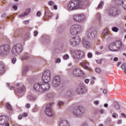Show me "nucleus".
Wrapping results in <instances>:
<instances>
[{
    "label": "nucleus",
    "mask_w": 126,
    "mask_h": 126,
    "mask_svg": "<svg viewBox=\"0 0 126 126\" xmlns=\"http://www.w3.org/2000/svg\"><path fill=\"white\" fill-rule=\"evenodd\" d=\"M12 8L14 10H16L17 9V6L16 5H14L12 6Z\"/></svg>",
    "instance_id": "nucleus-40"
},
{
    "label": "nucleus",
    "mask_w": 126,
    "mask_h": 126,
    "mask_svg": "<svg viewBox=\"0 0 126 126\" xmlns=\"http://www.w3.org/2000/svg\"><path fill=\"white\" fill-rule=\"evenodd\" d=\"M30 13V9H28L26 10L25 13H22L19 15V17H24V16H26V15H28Z\"/></svg>",
    "instance_id": "nucleus-24"
},
{
    "label": "nucleus",
    "mask_w": 126,
    "mask_h": 126,
    "mask_svg": "<svg viewBox=\"0 0 126 126\" xmlns=\"http://www.w3.org/2000/svg\"><path fill=\"white\" fill-rule=\"evenodd\" d=\"M4 72V65L0 63V75H2Z\"/></svg>",
    "instance_id": "nucleus-23"
},
{
    "label": "nucleus",
    "mask_w": 126,
    "mask_h": 126,
    "mask_svg": "<svg viewBox=\"0 0 126 126\" xmlns=\"http://www.w3.org/2000/svg\"><path fill=\"white\" fill-rule=\"evenodd\" d=\"M108 14L110 16H117L118 15V11L116 8L111 7L108 11Z\"/></svg>",
    "instance_id": "nucleus-14"
},
{
    "label": "nucleus",
    "mask_w": 126,
    "mask_h": 126,
    "mask_svg": "<svg viewBox=\"0 0 126 126\" xmlns=\"http://www.w3.org/2000/svg\"><path fill=\"white\" fill-rule=\"evenodd\" d=\"M112 30L113 32H118L119 31V28L117 27H114L112 28Z\"/></svg>",
    "instance_id": "nucleus-29"
},
{
    "label": "nucleus",
    "mask_w": 126,
    "mask_h": 126,
    "mask_svg": "<svg viewBox=\"0 0 126 126\" xmlns=\"http://www.w3.org/2000/svg\"><path fill=\"white\" fill-rule=\"evenodd\" d=\"M103 4H104V1H101L98 4L97 9H100V8H101L102 6H103Z\"/></svg>",
    "instance_id": "nucleus-28"
},
{
    "label": "nucleus",
    "mask_w": 126,
    "mask_h": 126,
    "mask_svg": "<svg viewBox=\"0 0 126 126\" xmlns=\"http://www.w3.org/2000/svg\"><path fill=\"white\" fill-rule=\"evenodd\" d=\"M4 125H5V126H9V123H8L7 121H6Z\"/></svg>",
    "instance_id": "nucleus-43"
},
{
    "label": "nucleus",
    "mask_w": 126,
    "mask_h": 126,
    "mask_svg": "<svg viewBox=\"0 0 126 126\" xmlns=\"http://www.w3.org/2000/svg\"><path fill=\"white\" fill-rule=\"evenodd\" d=\"M63 104H64L63 102L59 101L58 103V106H63Z\"/></svg>",
    "instance_id": "nucleus-36"
},
{
    "label": "nucleus",
    "mask_w": 126,
    "mask_h": 126,
    "mask_svg": "<svg viewBox=\"0 0 126 126\" xmlns=\"http://www.w3.org/2000/svg\"><path fill=\"white\" fill-rule=\"evenodd\" d=\"M27 116H28V114L27 113H24L23 114V116H24V117H27Z\"/></svg>",
    "instance_id": "nucleus-54"
},
{
    "label": "nucleus",
    "mask_w": 126,
    "mask_h": 126,
    "mask_svg": "<svg viewBox=\"0 0 126 126\" xmlns=\"http://www.w3.org/2000/svg\"><path fill=\"white\" fill-rule=\"evenodd\" d=\"M113 118H114L115 119H117L118 117H119V115L117 113H113L112 114Z\"/></svg>",
    "instance_id": "nucleus-31"
},
{
    "label": "nucleus",
    "mask_w": 126,
    "mask_h": 126,
    "mask_svg": "<svg viewBox=\"0 0 126 126\" xmlns=\"http://www.w3.org/2000/svg\"><path fill=\"white\" fill-rule=\"evenodd\" d=\"M122 42L121 41H116L114 42H112L109 45V49L110 51L112 52H118L120 51V49L122 48Z\"/></svg>",
    "instance_id": "nucleus-2"
},
{
    "label": "nucleus",
    "mask_w": 126,
    "mask_h": 126,
    "mask_svg": "<svg viewBox=\"0 0 126 126\" xmlns=\"http://www.w3.org/2000/svg\"><path fill=\"white\" fill-rule=\"evenodd\" d=\"M62 81V77L61 76H55L52 81V85L54 87H59L61 82Z\"/></svg>",
    "instance_id": "nucleus-8"
},
{
    "label": "nucleus",
    "mask_w": 126,
    "mask_h": 126,
    "mask_svg": "<svg viewBox=\"0 0 126 126\" xmlns=\"http://www.w3.org/2000/svg\"><path fill=\"white\" fill-rule=\"evenodd\" d=\"M97 17L98 18H100V14H97Z\"/></svg>",
    "instance_id": "nucleus-61"
},
{
    "label": "nucleus",
    "mask_w": 126,
    "mask_h": 126,
    "mask_svg": "<svg viewBox=\"0 0 126 126\" xmlns=\"http://www.w3.org/2000/svg\"><path fill=\"white\" fill-rule=\"evenodd\" d=\"M10 90H13V87L12 86L10 87Z\"/></svg>",
    "instance_id": "nucleus-58"
},
{
    "label": "nucleus",
    "mask_w": 126,
    "mask_h": 126,
    "mask_svg": "<svg viewBox=\"0 0 126 126\" xmlns=\"http://www.w3.org/2000/svg\"><path fill=\"white\" fill-rule=\"evenodd\" d=\"M114 62H117V61H118V58L115 57V58L114 59Z\"/></svg>",
    "instance_id": "nucleus-56"
},
{
    "label": "nucleus",
    "mask_w": 126,
    "mask_h": 126,
    "mask_svg": "<svg viewBox=\"0 0 126 126\" xmlns=\"http://www.w3.org/2000/svg\"><path fill=\"white\" fill-rule=\"evenodd\" d=\"M87 38H95L97 36V32L92 29H89L86 32Z\"/></svg>",
    "instance_id": "nucleus-10"
},
{
    "label": "nucleus",
    "mask_w": 126,
    "mask_h": 126,
    "mask_svg": "<svg viewBox=\"0 0 126 126\" xmlns=\"http://www.w3.org/2000/svg\"><path fill=\"white\" fill-rule=\"evenodd\" d=\"M126 63H124L123 65L121 66V67L123 70H125V69H126Z\"/></svg>",
    "instance_id": "nucleus-35"
},
{
    "label": "nucleus",
    "mask_w": 126,
    "mask_h": 126,
    "mask_svg": "<svg viewBox=\"0 0 126 126\" xmlns=\"http://www.w3.org/2000/svg\"><path fill=\"white\" fill-rule=\"evenodd\" d=\"M118 125L122 124V120H120L119 121H118Z\"/></svg>",
    "instance_id": "nucleus-55"
},
{
    "label": "nucleus",
    "mask_w": 126,
    "mask_h": 126,
    "mask_svg": "<svg viewBox=\"0 0 126 126\" xmlns=\"http://www.w3.org/2000/svg\"><path fill=\"white\" fill-rule=\"evenodd\" d=\"M104 48V46H101L100 47V50H102V49Z\"/></svg>",
    "instance_id": "nucleus-63"
},
{
    "label": "nucleus",
    "mask_w": 126,
    "mask_h": 126,
    "mask_svg": "<svg viewBox=\"0 0 126 126\" xmlns=\"http://www.w3.org/2000/svg\"><path fill=\"white\" fill-rule=\"evenodd\" d=\"M41 89L42 92H44V91H47L50 89V83L49 82H43V83L41 84Z\"/></svg>",
    "instance_id": "nucleus-17"
},
{
    "label": "nucleus",
    "mask_w": 126,
    "mask_h": 126,
    "mask_svg": "<svg viewBox=\"0 0 126 126\" xmlns=\"http://www.w3.org/2000/svg\"><path fill=\"white\" fill-rule=\"evenodd\" d=\"M94 105H98L99 104V101L98 100H95L94 102Z\"/></svg>",
    "instance_id": "nucleus-46"
},
{
    "label": "nucleus",
    "mask_w": 126,
    "mask_h": 126,
    "mask_svg": "<svg viewBox=\"0 0 126 126\" xmlns=\"http://www.w3.org/2000/svg\"><path fill=\"white\" fill-rule=\"evenodd\" d=\"M108 30L104 29L102 32V35H104V36H108Z\"/></svg>",
    "instance_id": "nucleus-26"
},
{
    "label": "nucleus",
    "mask_w": 126,
    "mask_h": 126,
    "mask_svg": "<svg viewBox=\"0 0 126 126\" xmlns=\"http://www.w3.org/2000/svg\"><path fill=\"white\" fill-rule=\"evenodd\" d=\"M88 58H92V53H89L88 54Z\"/></svg>",
    "instance_id": "nucleus-38"
},
{
    "label": "nucleus",
    "mask_w": 126,
    "mask_h": 126,
    "mask_svg": "<svg viewBox=\"0 0 126 126\" xmlns=\"http://www.w3.org/2000/svg\"><path fill=\"white\" fill-rule=\"evenodd\" d=\"M81 65L85 68L86 69H88V70H91V68H90L87 65H86V63L85 62H82L81 63Z\"/></svg>",
    "instance_id": "nucleus-25"
},
{
    "label": "nucleus",
    "mask_w": 126,
    "mask_h": 126,
    "mask_svg": "<svg viewBox=\"0 0 126 126\" xmlns=\"http://www.w3.org/2000/svg\"><path fill=\"white\" fill-rule=\"evenodd\" d=\"M92 79H93V80H95L96 79V78L95 77H93L92 78Z\"/></svg>",
    "instance_id": "nucleus-60"
},
{
    "label": "nucleus",
    "mask_w": 126,
    "mask_h": 126,
    "mask_svg": "<svg viewBox=\"0 0 126 126\" xmlns=\"http://www.w3.org/2000/svg\"><path fill=\"white\" fill-rule=\"evenodd\" d=\"M85 4V1L81 0H72L68 4V9L69 10H75L78 8H81Z\"/></svg>",
    "instance_id": "nucleus-1"
},
{
    "label": "nucleus",
    "mask_w": 126,
    "mask_h": 126,
    "mask_svg": "<svg viewBox=\"0 0 126 126\" xmlns=\"http://www.w3.org/2000/svg\"><path fill=\"white\" fill-rule=\"evenodd\" d=\"M45 113L46 116L48 117H52L53 116V111H52V108L51 107V104H48L45 110Z\"/></svg>",
    "instance_id": "nucleus-16"
},
{
    "label": "nucleus",
    "mask_w": 126,
    "mask_h": 126,
    "mask_svg": "<svg viewBox=\"0 0 126 126\" xmlns=\"http://www.w3.org/2000/svg\"><path fill=\"white\" fill-rule=\"evenodd\" d=\"M83 44L84 47L86 49H89V48L91 47L90 42H89V41H88L87 39H84L83 40Z\"/></svg>",
    "instance_id": "nucleus-22"
},
{
    "label": "nucleus",
    "mask_w": 126,
    "mask_h": 126,
    "mask_svg": "<svg viewBox=\"0 0 126 126\" xmlns=\"http://www.w3.org/2000/svg\"><path fill=\"white\" fill-rule=\"evenodd\" d=\"M76 91L78 94H83V93L86 92V89L84 87V85H81L76 88Z\"/></svg>",
    "instance_id": "nucleus-15"
},
{
    "label": "nucleus",
    "mask_w": 126,
    "mask_h": 126,
    "mask_svg": "<svg viewBox=\"0 0 126 126\" xmlns=\"http://www.w3.org/2000/svg\"><path fill=\"white\" fill-rule=\"evenodd\" d=\"M82 31V27L78 24H74L70 28V33L71 35H77Z\"/></svg>",
    "instance_id": "nucleus-3"
},
{
    "label": "nucleus",
    "mask_w": 126,
    "mask_h": 126,
    "mask_svg": "<svg viewBox=\"0 0 126 126\" xmlns=\"http://www.w3.org/2000/svg\"><path fill=\"white\" fill-rule=\"evenodd\" d=\"M56 19H59V15L56 16Z\"/></svg>",
    "instance_id": "nucleus-64"
},
{
    "label": "nucleus",
    "mask_w": 126,
    "mask_h": 126,
    "mask_svg": "<svg viewBox=\"0 0 126 126\" xmlns=\"http://www.w3.org/2000/svg\"><path fill=\"white\" fill-rule=\"evenodd\" d=\"M81 42V38L80 36L71 37L69 40V44L72 47H75L77 45H79Z\"/></svg>",
    "instance_id": "nucleus-4"
},
{
    "label": "nucleus",
    "mask_w": 126,
    "mask_h": 126,
    "mask_svg": "<svg viewBox=\"0 0 126 126\" xmlns=\"http://www.w3.org/2000/svg\"><path fill=\"white\" fill-rule=\"evenodd\" d=\"M95 72H97V73H101V69L99 68H96L95 69Z\"/></svg>",
    "instance_id": "nucleus-34"
},
{
    "label": "nucleus",
    "mask_w": 126,
    "mask_h": 126,
    "mask_svg": "<svg viewBox=\"0 0 126 126\" xmlns=\"http://www.w3.org/2000/svg\"><path fill=\"white\" fill-rule=\"evenodd\" d=\"M41 84L40 83H35L33 85V90L34 91H36V92H42V87Z\"/></svg>",
    "instance_id": "nucleus-18"
},
{
    "label": "nucleus",
    "mask_w": 126,
    "mask_h": 126,
    "mask_svg": "<svg viewBox=\"0 0 126 126\" xmlns=\"http://www.w3.org/2000/svg\"><path fill=\"white\" fill-rule=\"evenodd\" d=\"M89 81H90V80L89 79H87L85 80V82L86 83V84H88V83H89Z\"/></svg>",
    "instance_id": "nucleus-42"
},
{
    "label": "nucleus",
    "mask_w": 126,
    "mask_h": 126,
    "mask_svg": "<svg viewBox=\"0 0 126 126\" xmlns=\"http://www.w3.org/2000/svg\"><path fill=\"white\" fill-rule=\"evenodd\" d=\"M24 24H25L26 25H27V24H29V21L28 20H26L23 22Z\"/></svg>",
    "instance_id": "nucleus-39"
},
{
    "label": "nucleus",
    "mask_w": 126,
    "mask_h": 126,
    "mask_svg": "<svg viewBox=\"0 0 126 126\" xmlns=\"http://www.w3.org/2000/svg\"><path fill=\"white\" fill-rule=\"evenodd\" d=\"M26 108H27L28 109H29V108H30V107H31L30 104H29V103H27V104L26 105Z\"/></svg>",
    "instance_id": "nucleus-47"
},
{
    "label": "nucleus",
    "mask_w": 126,
    "mask_h": 126,
    "mask_svg": "<svg viewBox=\"0 0 126 126\" xmlns=\"http://www.w3.org/2000/svg\"><path fill=\"white\" fill-rule=\"evenodd\" d=\"M73 19L77 22H81V21L85 20V16L83 14L74 15L73 16Z\"/></svg>",
    "instance_id": "nucleus-12"
},
{
    "label": "nucleus",
    "mask_w": 126,
    "mask_h": 126,
    "mask_svg": "<svg viewBox=\"0 0 126 126\" xmlns=\"http://www.w3.org/2000/svg\"><path fill=\"white\" fill-rule=\"evenodd\" d=\"M83 111L84 109L82 106H78L73 110L72 113L74 116L80 117L83 114Z\"/></svg>",
    "instance_id": "nucleus-9"
},
{
    "label": "nucleus",
    "mask_w": 126,
    "mask_h": 126,
    "mask_svg": "<svg viewBox=\"0 0 126 126\" xmlns=\"http://www.w3.org/2000/svg\"><path fill=\"white\" fill-rule=\"evenodd\" d=\"M8 117L5 116H0V125L3 126L5 124V122L7 121Z\"/></svg>",
    "instance_id": "nucleus-19"
},
{
    "label": "nucleus",
    "mask_w": 126,
    "mask_h": 126,
    "mask_svg": "<svg viewBox=\"0 0 126 126\" xmlns=\"http://www.w3.org/2000/svg\"><path fill=\"white\" fill-rule=\"evenodd\" d=\"M115 108L117 110H120V104H119V103H115Z\"/></svg>",
    "instance_id": "nucleus-30"
},
{
    "label": "nucleus",
    "mask_w": 126,
    "mask_h": 126,
    "mask_svg": "<svg viewBox=\"0 0 126 126\" xmlns=\"http://www.w3.org/2000/svg\"><path fill=\"white\" fill-rule=\"evenodd\" d=\"M72 74L75 77H79L82 74V70L79 68H74L72 71Z\"/></svg>",
    "instance_id": "nucleus-13"
},
{
    "label": "nucleus",
    "mask_w": 126,
    "mask_h": 126,
    "mask_svg": "<svg viewBox=\"0 0 126 126\" xmlns=\"http://www.w3.org/2000/svg\"><path fill=\"white\" fill-rule=\"evenodd\" d=\"M48 4L50 6H53V5H55V2L54 1H49L48 2Z\"/></svg>",
    "instance_id": "nucleus-32"
},
{
    "label": "nucleus",
    "mask_w": 126,
    "mask_h": 126,
    "mask_svg": "<svg viewBox=\"0 0 126 126\" xmlns=\"http://www.w3.org/2000/svg\"><path fill=\"white\" fill-rule=\"evenodd\" d=\"M121 116H122L123 117V118H126V114H125L124 113H121Z\"/></svg>",
    "instance_id": "nucleus-48"
},
{
    "label": "nucleus",
    "mask_w": 126,
    "mask_h": 126,
    "mask_svg": "<svg viewBox=\"0 0 126 126\" xmlns=\"http://www.w3.org/2000/svg\"><path fill=\"white\" fill-rule=\"evenodd\" d=\"M73 57L74 59H80L84 57V52L80 50H76L73 53Z\"/></svg>",
    "instance_id": "nucleus-11"
},
{
    "label": "nucleus",
    "mask_w": 126,
    "mask_h": 126,
    "mask_svg": "<svg viewBox=\"0 0 126 126\" xmlns=\"http://www.w3.org/2000/svg\"><path fill=\"white\" fill-rule=\"evenodd\" d=\"M103 92L104 94H108V91H107V90H104Z\"/></svg>",
    "instance_id": "nucleus-50"
},
{
    "label": "nucleus",
    "mask_w": 126,
    "mask_h": 126,
    "mask_svg": "<svg viewBox=\"0 0 126 126\" xmlns=\"http://www.w3.org/2000/svg\"><path fill=\"white\" fill-rule=\"evenodd\" d=\"M104 107H105V108H107V107H108V104H107V103L104 104Z\"/></svg>",
    "instance_id": "nucleus-57"
},
{
    "label": "nucleus",
    "mask_w": 126,
    "mask_h": 126,
    "mask_svg": "<svg viewBox=\"0 0 126 126\" xmlns=\"http://www.w3.org/2000/svg\"><path fill=\"white\" fill-rule=\"evenodd\" d=\"M61 59H60V58H57L56 60V63H61Z\"/></svg>",
    "instance_id": "nucleus-37"
},
{
    "label": "nucleus",
    "mask_w": 126,
    "mask_h": 126,
    "mask_svg": "<svg viewBox=\"0 0 126 126\" xmlns=\"http://www.w3.org/2000/svg\"><path fill=\"white\" fill-rule=\"evenodd\" d=\"M54 9H55L56 10H57V9H58V6L57 5H54Z\"/></svg>",
    "instance_id": "nucleus-53"
},
{
    "label": "nucleus",
    "mask_w": 126,
    "mask_h": 126,
    "mask_svg": "<svg viewBox=\"0 0 126 126\" xmlns=\"http://www.w3.org/2000/svg\"><path fill=\"white\" fill-rule=\"evenodd\" d=\"M18 119L19 120H22V115H20L18 116Z\"/></svg>",
    "instance_id": "nucleus-52"
},
{
    "label": "nucleus",
    "mask_w": 126,
    "mask_h": 126,
    "mask_svg": "<svg viewBox=\"0 0 126 126\" xmlns=\"http://www.w3.org/2000/svg\"><path fill=\"white\" fill-rule=\"evenodd\" d=\"M10 50V46L8 45H2L0 47V55L2 56H6L9 53Z\"/></svg>",
    "instance_id": "nucleus-6"
},
{
    "label": "nucleus",
    "mask_w": 126,
    "mask_h": 126,
    "mask_svg": "<svg viewBox=\"0 0 126 126\" xmlns=\"http://www.w3.org/2000/svg\"><path fill=\"white\" fill-rule=\"evenodd\" d=\"M71 65H72V63H70L68 64V66H71Z\"/></svg>",
    "instance_id": "nucleus-59"
},
{
    "label": "nucleus",
    "mask_w": 126,
    "mask_h": 126,
    "mask_svg": "<svg viewBox=\"0 0 126 126\" xmlns=\"http://www.w3.org/2000/svg\"><path fill=\"white\" fill-rule=\"evenodd\" d=\"M6 107L8 110H9V111H12V108L9 103H6Z\"/></svg>",
    "instance_id": "nucleus-27"
},
{
    "label": "nucleus",
    "mask_w": 126,
    "mask_h": 126,
    "mask_svg": "<svg viewBox=\"0 0 126 126\" xmlns=\"http://www.w3.org/2000/svg\"><path fill=\"white\" fill-rule=\"evenodd\" d=\"M43 82H50L51 81V72L49 70H46L42 77Z\"/></svg>",
    "instance_id": "nucleus-7"
},
{
    "label": "nucleus",
    "mask_w": 126,
    "mask_h": 126,
    "mask_svg": "<svg viewBox=\"0 0 126 126\" xmlns=\"http://www.w3.org/2000/svg\"><path fill=\"white\" fill-rule=\"evenodd\" d=\"M116 3L119 5L122 3L123 7L126 10V0H116Z\"/></svg>",
    "instance_id": "nucleus-21"
},
{
    "label": "nucleus",
    "mask_w": 126,
    "mask_h": 126,
    "mask_svg": "<svg viewBox=\"0 0 126 126\" xmlns=\"http://www.w3.org/2000/svg\"><path fill=\"white\" fill-rule=\"evenodd\" d=\"M15 62H16V58H14L12 60V63H15Z\"/></svg>",
    "instance_id": "nucleus-44"
},
{
    "label": "nucleus",
    "mask_w": 126,
    "mask_h": 126,
    "mask_svg": "<svg viewBox=\"0 0 126 126\" xmlns=\"http://www.w3.org/2000/svg\"><path fill=\"white\" fill-rule=\"evenodd\" d=\"M60 126H70V123L66 120H61L60 122Z\"/></svg>",
    "instance_id": "nucleus-20"
},
{
    "label": "nucleus",
    "mask_w": 126,
    "mask_h": 126,
    "mask_svg": "<svg viewBox=\"0 0 126 126\" xmlns=\"http://www.w3.org/2000/svg\"><path fill=\"white\" fill-rule=\"evenodd\" d=\"M22 52V45L18 44L15 45L11 51V53L14 56H18Z\"/></svg>",
    "instance_id": "nucleus-5"
},
{
    "label": "nucleus",
    "mask_w": 126,
    "mask_h": 126,
    "mask_svg": "<svg viewBox=\"0 0 126 126\" xmlns=\"http://www.w3.org/2000/svg\"><path fill=\"white\" fill-rule=\"evenodd\" d=\"M69 56L67 54H66L63 56V60H67V59H69Z\"/></svg>",
    "instance_id": "nucleus-33"
},
{
    "label": "nucleus",
    "mask_w": 126,
    "mask_h": 126,
    "mask_svg": "<svg viewBox=\"0 0 126 126\" xmlns=\"http://www.w3.org/2000/svg\"><path fill=\"white\" fill-rule=\"evenodd\" d=\"M82 126H88V124H87L86 122H84L83 123Z\"/></svg>",
    "instance_id": "nucleus-45"
},
{
    "label": "nucleus",
    "mask_w": 126,
    "mask_h": 126,
    "mask_svg": "<svg viewBox=\"0 0 126 126\" xmlns=\"http://www.w3.org/2000/svg\"><path fill=\"white\" fill-rule=\"evenodd\" d=\"M37 35H38V32H37V31H35L34 32V36H37Z\"/></svg>",
    "instance_id": "nucleus-51"
},
{
    "label": "nucleus",
    "mask_w": 126,
    "mask_h": 126,
    "mask_svg": "<svg viewBox=\"0 0 126 126\" xmlns=\"http://www.w3.org/2000/svg\"><path fill=\"white\" fill-rule=\"evenodd\" d=\"M37 16H40L41 15V12L38 11L36 13Z\"/></svg>",
    "instance_id": "nucleus-49"
},
{
    "label": "nucleus",
    "mask_w": 126,
    "mask_h": 126,
    "mask_svg": "<svg viewBox=\"0 0 126 126\" xmlns=\"http://www.w3.org/2000/svg\"><path fill=\"white\" fill-rule=\"evenodd\" d=\"M96 62H97V63H99V64H101L102 63V60H97V61H96Z\"/></svg>",
    "instance_id": "nucleus-41"
},
{
    "label": "nucleus",
    "mask_w": 126,
    "mask_h": 126,
    "mask_svg": "<svg viewBox=\"0 0 126 126\" xmlns=\"http://www.w3.org/2000/svg\"><path fill=\"white\" fill-rule=\"evenodd\" d=\"M95 54L96 55H100V53L96 51V52H95Z\"/></svg>",
    "instance_id": "nucleus-62"
}]
</instances>
